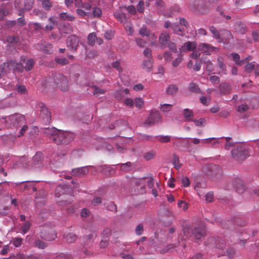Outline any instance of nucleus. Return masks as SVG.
I'll use <instances>...</instances> for the list:
<instances>
[{
    "label": "nucleus",
    "mask_w": 259,
    "mask_h": 259,
    "mask_svg": "<svg viewBox=\"0 0 259 259\" xmlns=\"http://www.w3.org/2000/svg\"><path fill=\"white\" fill-rule=\"evenodd\" d=\"M235 30L236 32L241 34L244 33L245 32V29L243 26V24L240 21H238L236 23Z\"/></svg>",
    "instance_id": "25"
},
{
    "label": "nucleus",
    "mask_w": 259,
    "mask_h": 259,
    "mask_svg": "<svg viewBox=\"0 0 259 259\" xmlns=\"http://www.w3.org/2000/svg\"><path fill=\"white\" fill-rule=\"evenodd\" d=\"M153 63V59H147V60L143 61L142 64V67L146 71L150 72L152 70Z\"/></svg>",
    "instance_id": "16"
},
{
    "label": "nucleus",
    "mask_w": 259,
    "mask_h": 259,
    "mask_svg": "<svg viewBox=\"0 0 259 259\" xmlns=\"http://www.w3.org/2000/svg\"><path fill=\"white\" fill-rule=\"evenodd\" d=\"M183 231L185 235L187 237L190 236V233L194 236L196 239H199L205 235V229L203 226H198L195 228L193 230L190 229L189 227L186 226L183 229Z\"/></svg>",
    "instance_id": "6"
},
{
    "label": "nucleus",
    "mask_w": 259,
    "mask_h": 259,
    "mask_svg": "<svg viewBox=\"0 0 259 259\" xmlns=\"http://www.w3.org/2000/svg\"><path fill=\"white\" fill-rule=\"evenodd\" d=\"M136 42L137 45L141 48L144 47L146 44V41L141 38H137L136 39Z\"/></svg>",
    "instance_id": "64"
},
{
    "label": "nucleus",
    "mask_w": 259,
    "mask_h": 259,
    "mask_svg": "<svg viewBox=\"0 0 259 259\" xmlns=\"http://www.w3.org/2000/svg\"><path fill=\"white\" fill-rule=\"evenodd\" d=\"M183 116L187 121H192L193 120L194 114L192 110L186 108L184 109Z\"/></svg>",
    "instance_id": "17"
},
{
    "label": "nucleus",
    "mask_w": 259,
    "mask_h": 259,
    "mask_svg": "<svg viewBox=\"0 0 259 259\" xmlns=\"http://www.w3.org/2000/svg\"><path fill=\"white\" fill-rule=\"evenodd\" d=\"M144 55L147 58V59H153L152 56V51L149 48H146L143 52Z\"/></svg>",
    "instance_id": "58"
},
{
    "label": "nucleus",
    "mask_w": 259,
    "mask_h": 259,
    "mask_svg": "<svg viewBox=\"0 0 259 259\" xmlns=\"http://www.w3.org/2000/svg\"><path fill=\"white\" fill-rule=\"evenodd\" d=\"M198 49L200 51L205 53L207 55H209L211 52H218L219 49L218 48L214 47L209 44L202 43L199 45Z\"/></svg>",
    "instance_id": "11"
},
{
    "label": "nucleus",
    "mask_w": 259,
    "mask_h": 259,
    "mask_svg": "<svg viewBox=\"0 0 259 259\" xmlns=\"http://www.w3.org/2000/svg\"><path fill=\"white\" fill-rule=\"evenodd\" d=\"M155 138L161 143H167L170 141V137L169 136H157Z\"/></svg>",
    "instance_id": "40"
},
{
    "label": "nucleus",
    "mask_w": 259,
    "mask_h": 259,
    "mask_svg": "<svg viewBox=\"0 0 259 259\" xmlns=\"http://www.w3.org/2000/svg\"><path fill=\"white\" fill-rule=\"evenodd\" d=\"M35 245L36 246L40 249H44L47 246V244L45 242L39 239L36 240L35 241Z\"/></svg>",
    "instance_id": "51"
},
{
    "label": "nucleus",
    "mask_w": 259,
    "mask_h": 259,
    "mask_svg": "<svg viewBox=\"0 0 259 259\" xmlns=\"http://www.w3.org/2000/svg\"><path fill=\"white\" fill-rule=\"evenodd\" d=\"M60 17L63 20H67L70 21H73L75 20V17L67 13H61L60 14Z\"/></svg>",
    "instance_id": "32"
},
{
    "label": "nucleus",
    "mask_w": 259,
    "mask_h": 259,
    "mask_svg": "<svg viewBox=\"0 0 259 259\" xmlns=\"http://www.w3.org/2000/svg\"><path fill=\"white\" fill-rule=\"evenodd\" d=\"M172 163L174 167L177 169H179L181 166V164L180 163L179 157L175 154L173 155Z\"/></svg>",
    "instance_id": "33"
},
{
    "label": "nucleus",
    "mask_w": 259,
    "mask_h": 259,
    "mask_svg": "<svg viewBox=\"0 0 259 259\" xmlns=\"http://www.w3.org/2000/svg\"><path fill=\"white\" fill-rule=\"evenodd\" d=\"M41 50L46 54H51L53 52V46L52 44L46 42L41 44Z\"/></svg>",
    "instance_id": "18"
},
{
    "label": "nucleus",
    "mask_w": 259,
    "mask_h": 259,
    "mask_svg": "<svg viewBox=\"0 0 259 259\" xmlns=\"http://www.w3.org/2000/svg\"><path fill=\"white\" fill-rule=\"evenodd\" d=\"M206 67L205 69L206 71L208 72H211L213 71V64L210 61H207L205 62Z\"/></svg>",
    "instance_id": "59"
},
{
    "label": "nucleus",
    "mask_w": 259,
    "mask_h": 259,
    "mask_svg": "<svg viewBox=\"0 0 259 259\" xmlns=\"http://www.w3.org/2000/svg\"><path fill=\"white\" fill-rule=\"evenodd\" d=\"M151 31L145 26H143L139 30V33L142 36H147Z\"/></svg>",
    "instance_id": "39"
},
{
    "label": "nucleus",
    "mask_w": 259,
    "mask_h": 259,
    "mask_svg": "<svg viewBox=\"0 0 259 259\" xmlns=\"http://www.w3.org/2000/svg\"><path fill=\"white\" fill-rule=\"evenodd\" d=\"M192 121L194 122L196 126H201L205 122V119L204 118H200L198 120L193 119V120Z\"/></svg>",
    "instance_id": "56"
},
{
    "label": "nucleus",
    "mask_w": 259,
    "mask_h": 259,
    "mask_svg": "<svg viewBox=\"0 0 259 259\" xmlns=\"http://www.w3.org/2000/svg\"><path fill=\"white\" fill-rule=\"evenodd\" d=\"M64 238L66 241L69 243H72L75 242L77 237L73 233H69L67 235H64Z\"/></svg>",
    "instance_id": "29"
},
{
    "label": "nucleus",
    "mask_w": 259,
    "mask_h": 259,
    "mask_svg": "<svg viewBox=\"0 0 259 259\" xmlns=\"http://www.w3.org/2000/svg\"><path fill=\"white\" fill-rule=\"evenodd\" d=\"M19 37L15 35L8 36L7 37V41L9 45H14L19 42Z\"/></svg>",
    "instance_id": "26"
},
{
    "label": "nucleus",
    "mask_w": 259,
    "mask_h": 259,
    "mask_svg": "<svg viewBox=\"0 0 259 259\" xmlns=\"http://www.w3.org/2000/svg\"><path fill=\"white\" fill-rule=\"evenodd\" d=\"M31 223L29 222H26L23 224L21 227V230L23 234H26L30 229Z\"/></svg>",
    "instance_id": "45"
},
{
    "label": "nucleus",
    "mask_w": 259,
    "mask_h": 259,
    "mask_svg": "<svg viewBox=\"0 0 259 259\" xmlns=\"http://www.w3.org/2000/svg\"><path fill=\"white\" fill-rule=\"evenodd\" d=\"M178 206L179 207L182 208V209L185 211L188 208V206L187 203L185 201L183 200H179L178 202Z\"/></svg>",
    "instance_id": "57"
},
{
    "label": "nucleus",
    "mask_w": 259,
    "mask_h": 259,
    "mask_svg": "<svg viewBox=\"0 0 259 259\" xmlns=\"http://www.w3.org/2000/svg\"><path fill=\"white\" fill-rule=\"evenodd\" d=\"M144 2L143 1H139L137 5V10L139 13H143L144 11Z\"/></svg>",
    "instance_id": "61"
},
{
    "label": "nucleus",
    "mask_w": 259,
    "mask_h": 259,
    "mask_svg": "<svg viewBox=\"0 0 259 259\" xmlns=\"http://www.w3.org/2000/svg\"><path fill=\"white\" fill-rule=\"evenodd\" d=\"M255 64H256L255 62L247 63L245 67V71L249 73L251 72L254 69Z\"/></svg>",
    "instance_id": "42"
},
{
    "label": "nucleus",
    "mask_w": 259,
    "mask_h": 259,
    "mask_svg": "<svg viewBox=\"0 0 259 259\" xmlns=\"http://www.w3.org/2000/svg\"><path fill=\"white\" fill-rule=\"evenodd\" d=\"M163 58L166 62H170L172 60L171 54L169 52H165L163 54Z\"/></svg>",
    "instance_id": "62"
},
{
    "label": "nucleus",
    "mask_w": 259,
    "mask_h": 259,
    "mask_svg": "<svg viewBox=\"0 0 259 259\" xmlns=\"http://www.w3.org/2000/svg\"><path fill=\"white\" fill-rule=\"evenodd\" d=\"M55 87L63 92L68 91L69 88V81L66 76L62 74H54Z\"/></svg>",
    "instance_id": "3"
},
{
    "label": "nucleus",
    "mask_w": 259,
    "mask_h": 259,
    "mask_svg": "<svg viewBox=\"0 0 259 259\" xmlns=\"http://www.w3.org/2000/svg\"><path fill=\"white\" fill-rule=\"evenodd\" d=\"M183 59V58L182 55L179 54L178 57L172 62V65L175 67L178 66L182 61Z\"/></svg>",
    "instance_id": "43"
},
{
    "label": "nucleus",
    "mask_w": 259,
    "mask_h": 259,
    "mask_svg": "<svg viewBox=\"0 0 259 259\" xmlns=\"http://www.w3.org/2000/svg\"><path fill=\"white\" fill-rule=\"evenodd\" d=\"M124 27L126 31L128 32V35H132L133 34L134 30L130 23H126L124 25Z\"/></svg>",
    "instance_id": "54"
},
{
    "label": "nucleus",
    "mask_w": 259,
    "mask_h": 259,
    "mask_svg": "<svg viewBox=\"0 0 259 259\" xmlns=\"http://www.w3.org/2000/svg\"><path fill=\"white\" fill-rule=\"evenodd\" d=\"M219 90L220 93L223 95L229 94L232 91V88L230 83L227 82H223L220 84Z\"/></svg>",
    "instance_id": "13"
},
{
    "label": "nucleus",
    "mask_w": 259,
    "mask_h": 259,
    "mask_svg": "<svg viewBox=\"0 0 259 259\" xmlns=\"http://www.w3.org/2000/svg\"><path fill=\"white\" fill-rule=\"evenodd\" d=\"M88 166H85L73 168L71 170V175L74 177H83L88 174Z\"/></svg>",
    "instance_id": "10"
},
{
    "label": "nucleus",
    "mask_w": 259,
    "mask_h": 259,
    "mask_svg": "<svg viewBox=\"0 0 259 259\" xmlns=\"http://www.w3.org/2000/svg\"><path fill=\"white\" fill-rule=\"evenodd\" d=\"M120 165V169L122 170L128 171L130 170L132 166V163L127 162L125 163L119 164Z\"/></svg>",
    "instance_id": "47"
},
{
    "label": "nucleus",
    "mask_w": 259,
    "mask_h": 259,
    "mask_svg": "<svg viewBox=\"0 0 259 259\" xmlns=\"http://www.w3.org/2000/svg\"><path fill=\"white\" fill-rule=\"evenodd\" d=\"M172 108V105L169 104H161L160 107V111L162 112H168L170 111Z\"/></svg>",
    "instance_id": "35"
},
{
    "label": "nucleus",
    "mask_w": 259,
    "mask_h": 259,
    "mask_svg": "<svg viewBox=\"0 0 259 259\" xmlns=\"http://www.w3.org/2000/svg\"><path fill=\"white\" fill-rule=\"evenodd\" d=\"M94 89L93 94L94 95H96L97 96H99L101 94H104L106 92L105 90L96 87H94Z\"/></svg>",
    "instance_id": "55"
},
{
    "label": "nucleus",
    "mask_w": 259,
    "mask_h": 259,
    "mask_svg": "<svg viewBox=\"0 0 259 259\" xmlns=\"http://www.w3.org/2000/svg\"><path fill=\"white\" fill-rule=\"evenodd\" d=\"M55 62L62 66L67 65L69 63V61L65 58H56Z\"/></svg>",
    "instance_id": "38"
},
{
    "label": "nucleus",
    "mask_w": 259,
    "mask_h": 259,
    "mask_svg": "<svg viewBox=\"0 0 259 259\" xmlns=\"http://www.w3.org/2000/svg\"><path fill=\"white\" fill-rule=\"evenodd\" d=\"M232 157L236 160L241 162L250 155L248 147L243 143L237 144L231 151Z\"/></svg>",
    "instance_id": "2"
},
{
    "label": "nucleus",
    "mask_w": 259,
    "mask_h": 259,
    "mask_svg": "<svg viewBox=\"0 0 259 259\" xmlns=\"http://www.w3.org/2000/svg\"><path fill=\"white\" fill-rule=\"evenodd\" d=\"M149 45L150 46H153L155 45L156 40H157V36L153 33H150L147 36Z\"/></svg>",
    "instance_id": "28"
},
{
    "label": "nucleus",
    "mask_w": 259,
    "mask_h": 259,
    "mask_svg": "<svg viewBox=\"0 0 259 259\" xmlns=\"http://www.w3.org/2000/svg\"><path fill=\"white\" fill-rule=\"evenodd\" d=\"M155 155H156L155 151L154 150H151L150 151L146 152L144 154L143 157L146 160H149L150 159L154 158Z\"/></svg>",
    "instance_id": "34"
},
{
    "label": "nucleus",
    "mask_w": 259,
    "mask_h": 259,
    "mask_svg": "<svg viewBox=\"0 0 259 259\" xmlns=\"http://www.w3.org/2000/svg\"><path fill=\"white\" fill-rule=\"evenodd\" d=\"M0 67L5 74L11 70L22 72L23 70V65L14 60H10L4 62L0 66Z\"/></svg>",
    "instance_id": "4"
},
{
    "label": "nucleus",
    "mask_w": 259,
    "mask_h": 259,
    "mask_svg": "<svg viewBox=\"0 0 259 259\" xmlns=\"http://www.w3.org/2000/svg\"><path fill=\"white\" fill-rule=\"evenodd\" d=\"M37 109L40 111V115L43 118L46 119L47 121H49L51 118V113L48 108L42 103H39L37 105Z\"/></svg>",
    "instance_id": "9"
},
{
    "label": "nucleus",
    "mask_w": 259,
    "mask_h": 259,
    "mask_svg": "<svg viewBox=\"0 0 259 259\" xmlns=\"http://www.w3.org/2000/svg\"><path fill=\"white\" fill-rule=\"evenodd\" d=\"M48 21L49 23L46 26L45 29L46 30H52L57 25V21L53 17H50L48 19Z\"/></svg>",
    "instance_id": "20"
},
{
    "label": "nucleus",
    "mask_w": 259,
    "mask_h": 259,
    "mask_svg": "<svg viewBox=\"0 0 259 259\" xmlns=\"http://www.w3.org/2000/svg\"><path fill=\"white\" fill-rule=\"evenodd\" d=\"M5 121L10 127H18L25 123V119L24 115L17 113L8 116Z\"/></svg>",
    "instance_id": "5"
},
{
    "label": "nucleus",
    "mask_w": 259,
    "mask_h": 259,
    "mask_svg": "<svg viewBox=\"0 0 259 259\" xmlns=\"http://www.w3.org/2000/svg\"><path fill=\"white\" fill-rule=\"evenodd\" d=\"M134 104L137 108L140 109L144 105V100L141 98H136L134 100Z\"/></svg>",
    "instance_id": "41"
},
{
    "label": "nucleus",
    "mask_w": 259,
    "mask_h": 259,
    "mask_svg": "<svg viewBox=\"0 0 259 259\" xmlns=\"http://www.w3.org/2000/svg\"><path fill=\"white\" fill-rule=\"evenodd\" d=\"M44 133L58 145L67 144L74 139L73 133L60 131L55 127L46 128L44 130Z\"/></svg>",
    "instance_id": "1"
},
{
    "label": "nucleus",
    "mask_w": 259,
    "mask_h": 259,
    "mask_svg": "<svg viewBox=\"0 0 259 259\" xmlns=\"http://www.w3.org/2000/svg\"><path fill=\"white\" fill-rule=\"evenodd\" d=\"M22 242V239L21 238H15L13 240V244L16 247L20 246Z\"/></svg>",
    "instance_id": "63"
},
{
    "label": "nucleus",
    "mask_w": 259,
    "mask_h": 259,
    "mask_svg": "<svg viewBox=\"0 0 259 259\" xmlns=\"http://www.w3.org/2000/svg\"><path fill=\"white\" fill-rule=\"evenodd\" d=\"M57 237V234L55 231H52L51 232L47 235H45L43 238L47 241H52L55 240Z\"/></svg>",
    "instance_id": "37"
},
{
    "label": "nucleus",
    "mask_w": 259,
    "mask_h": 259,
    "mask_svg": "<svg viewBox=\"0 0 259 259\" xmlns=\"http://www.w3.org/2000/svg\"><path fill=\"white\" fill-rule=\"evenodd\" d=\"M112 66L114 68L116 69L117 71H118L119 72H121L122 71V68L120 66V62L118 60H117L115 62H113L112 63Z\"/></svg>",
    "instance_id": "53"
},
{
    "label": "nucleus",
    "mask_w": 259,
    "mask_h": 259,
    "mask_svg": "<svg viewBox=\"0 0 259 259\" xmlns=\"http://www.w3.org/2000/svg\"><path fill=\"white\" fill-rule=\"evenodd\" d=\"M170 38L169 34L166 32H163L159 36V42L161 48H165L166 45Z\"/></svg>",
    "instance_id": "15"
},
{
    "label": "nucleus",
    "mask_w": 259,
    "mask_h": 259,
    "mask_svg": "<svg viewBox=\"0 0 259 259\" xmlns=\"http://www.w3.org/2000/svg\"><path fill=\"white\" fill-rule=\"evenodd\" d=\"M218 65L222 73L227 74V71L226 65L224 63V59L222 57H219L218 58Z\"/></svg>",
    "instance_id": "19"
},
{
    "label": "nucleus",
    "mask_w": 259,
    "mask_h": 259,
    "mask_svg": "<svg viewBox=\"0 0 259 259\" xmlns=\"http://www.w3.org/2000/svg\"><path fill=\"white\" fill-rule=\"evenodd\" d=\"M171 28L175 33L179 35H182L184 34V29L181 28L179 25L173 24L171 26Z\"/></svg>",
    "instance_id": "31"
},
{
    "label": "nucleus",
    "mask_w": 259,
    "mask_h": 259,
    "mask_svg": "<svg viewBox=\"0 0 259 259\" xmlns=\"http://www.w3.org/2000/svg\"><path fill=\"white\" fill-rule=\"evenodd\" d=\"M221 32L224 37V39H222V41L224 40L226 41H229L231 39H233V35L230 31L228 30H221Z\"/></svg>",
    "instance_id": "24"
},
{
    "label": "nucleus",
    "mask_w": 259,
    "mask_h": 259,
    "mask_svg": "<svg viewBox=\"0 0 259 259\" xmlns=\"http://www.w3.org/2000/svg\"><path fill=\"white\" fill-rule=\"evenodd\" d=\"M209 30L213 34V37L217 39L219 42H221L223 39L221 35L215 27L213 26H211L209 27Z\"/></svg>",
    "instance_id": "22"
},
{
    "label": "nucleus",
    "mask_w": 259,
    "mask_h": 259,
    "mask_svg": "<svg viewBox=\"0 0 259 259\" xmlns=\"http://www.w3.org/2000/svg\"><path fill=\"white\" fill-rule=\"evenodd\" d=\"M66 44L71 51H76L78 47L79 39L75 35H71L67 38Z\"/></svg>",
    "instance_id": "8"
},
{
    "label": "nucleus",
    "mask_w": 259,
    "mask_h": 259,
    "mask_svg": "<svg viewBox=\"0 0 259 259\" xmlns=\"http://www.w3.org/2000/svg\"><path fill=\"white\" fill-rule=\"evenodd\" d=\"M16 90L19 93L21 94H25L27 92L26 88L24 85L17 84Z\"/></svg>",
    "instance_id": "50"
},
{
    "label": "nucleus",
    "mask_w": 259,
    "mask_h": 259,
    "mask_svg": "<svg viewBox=\"0 0 259 259\" xmlns=\"http://www.w3.org/2000/svg\"><path fill=\"white\" fill-rule=\"evenodd\" d=\"M92 14L95 17H100L102 15V11L100 8L95 7L94 8Z\"/></svg>",
    "instance_id": "52"
},
{
    "label": "nucleus",
    "mask_w": 259,
    "mask_h": 259,
    "mask_svg": "<svg viewBox=\"0 0 259 259\" xmlns=\"http://www.w3.org/2000/svg\"><path fill=\"white\" fill-rule=\"evenodd\" d=\"M196 47L197 43L196 41H187L180 49V51L181 52H184L186 50L188 51H193Z\"/></svg>",
    "instance_id": "12"
},
{
    "label": "nucleus",
    "mask_w": 259,
    "mask_h": 259,
    "mask_svg": "<svg viewBox=\"0 0 259 259\" xmlns=\"http://www.w3.org/2000/svg\"><path fill=\"white\" fill-rule=\"evenodd\" d=\"M42 84L45 88H54L55 87L54 75L45 77L42 80Z\"/></svg>",
    "instance_id": "14"
},
{
    "label": "nucleus",
    "mask_w": 259,
    "mask_h": 259,
    "mask_svg": "<svg viewBox=\"0 0 259 259\" xmlns=\"http://www.w3.org/2000/svg\"><path fill=\"white\" fill-rule=\"evenodd\" d=\"M64 193V187L63 186H58L56 190L55 194L56 197H59L61 195Z\"/></svg>",
    "instance_id": "46"
},
{
    "label": "nucleus",
    "mask_w": 259,
    "mask_h": 259,
    "mask_svg": "<svg viewBox=\"0 0 259 259\" xmlns=\"http://www.w3.org/2000/svg\"><path fill=\"white\" fill-rule=\"evenodd\" d=\"M213 200V193L209 192L205 195V200L207 202H211Z\"/></svg>",
    "instance_id": "60"
},
{
    "label": "nucleus",
    "mask_w": 259,
    "mask_h": 259,
    "mask_svg": "<svg viewBox=\"0 0 259 259\" xmlns=\"http://www.w3.org/2000/svg\"><path fill=\"white\" fill-rule=\"evenodd\" d=\"M189 89L190 91L196 93H200L201 90L198 87V85L194 82H191L189 85Z\"/></svg>",
    "instance_id": "30"
},
{
    "label": "nucleus",
    "mask_w": 259,
    "mask_h": 259,
    "mask_svg": "<svg viewBox=\"0 0 259 259\" xmlns=\"http://www.w3.org/2000/svg\"><path fill=\"white\" fill-rule=\"evenodd\" d=\"M34 61L32 59H28L26 62V65L25 66V69L26 70L30 71L32 69L34 66Z\"/></svg>",
    "instance_id": "48"
},
{
    "label": "nucleus",
    "mask_w": 259,
    "mask_h": 259,
    "mask_svg": "<svg viewBox=\"0 0 259 259\" xmlns=\"http://www.w3.org/2000/svg\"><path fill=\"white\" fill-rule=\"evenodd\" d=\"M161 115L158 111H152L144 122V124L147 126H152L161 121Z\"/></svg>",
    "instance_id": "7"
},
{
    "label": "nucleus",
    "mask_w": 259,
    "mask_h": 259,
    "mask_svg": "<svg viewBox=\"0 0 259 259\" xmlns=\"http://www.w3.org/2000/svg\"><path fill=\"white\" fill-rule=\"evenodd\" d=\"M97 36L95 33L93 32L89 34L88 37V43L90 45L94 46L95 44Z\"/></svg>",
    "instance_id": "36"
},
{
    "label": "nucleus",
    "mask_w": 259,
    "mask_h": 259,
    "mask_svg": "<svg viewBox=\"0 0 259 259\" xmlns=\"http://www.w3.org/2000/svg\"><path fill=\"white\" fill-rule=\"evenodd\" d=\"M114 16L118 21L121 23H124L126 21V14L123 13L116 12L114 13Z\"/></svg>",
    "instance_id": "23"
},
{
    "label": "nucleus",
    "mask_w": 259,
    "mask_h": 259,
    "mask_svg": "<svg viewBox=\"0 0 259 259\" xmlns=\"http://www.w3.org/2000/svg\"><path fill=\"white\" fill-rule=\"evenodd\" d=\"M111 234V230L108 228L104 229L102 233V237L103 238H109Z\"/></svg>",
    "instance_id": "49"
},
{
    "label": "nucleus",
    "mask_w": 259,
    "mask_h": 259,
    "mask_svg": "<svg viewBox=\"0 0 259 259\" xmlns=\"http://www.w3.org/2000/svg\"><path fill=\"white\" fill-rule=\"evenodd\" d=\"M41 5L42 8L47 11L50 10L52 7V3L51 0H45L41 3Z\"/></svg>",
    "instance_id": "44"
},
{
    "label": "nucleus",
    "mask_w": 259,
    "mask_h": 259,
    "mask_svg": "<svg viewBox=\"0 0 259 259\" xmlns=\"http://www.w3.org/2000/svg\"><path fill=\"white\" fill-rule=\"evenodd\" d=\"M231 56L237 65L241 66L244 63V60H240V56L238 54L233 53L231 54Z\"/></svg>",
    "instance_id": "27"
},
{
    "label": "nucleus",
    "mask_w": 259,
    "mask_h": 259,
    "mask_svg": "<svg viewBox=\"0 0 259 259\" xmlns=\"http://www.w3.org/2000/svg\"><path fill=\"white\" fill-rule=\"evenodd\" d=\"M178 87L175 84L169 85L166 89V93L168 95L176 94L178 91Z\"/></svg>",
    "instance_id": "21"
}]
</instances>
